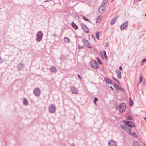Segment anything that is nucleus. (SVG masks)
Instances as JSON below:
<instances>
[{
  "mask_svg": "<svg viewBox=\"0 0 146 146\" xmlns=\"http://www.w3.org/2000/svg\"><path fill=\"white\" fill-rule=\"evenodd\" d=\"M90 65L91 67L95 69H98L100 67V65L95 60H92L90 62Z\"/></svg>",
  "mask_w": 146,
  "mask_h": 146,
  "instance_id": "f257e3e1",
  "label": "nucleus"
},
{
  "mask_svg": "<svg viewBox=\"0 0 146 146\" xmlns=\"http://www.w3.org/2000/svg\"><path fill=\"white\" fill-rule=\"evenodd\" d=\"M33 93L36 97H38L41 94V90L38 88H35L33 90Z\"/></svg>",
  "mask_w": 146,
  "mask_h": 146,
  "instance_id": "f03ea898",
  "label": "nucleus"
},
{
  "mask_svg": "<svg viewBox=\"0 0 146 146\" xmlns=\"http://www.w3.org/2000/svg\"><path fill=\"white\" fill-rule=\"evenodd\" d=\"M43 34L42 32L40 31L38 32L36 34V40L37 42H40L42 38Z\"/></svg>",
  "mask_w": 146,
  "mask_h": 146,
  "instance_id": "7ed1b4c3",
  "label": "nucleus"
},
{
  "mask_svg": "<svg viewBox=\"0 0 146 146\" xmlns=\"http://www.w3.org/2000/svg\"><path fill=\"white\" fill-rule=\"evenodd\" d=\"M123 122L125 125L130 127L133 128L135 127L134 124L132 121L124 120L123 121Z\"/></svg>",
  "mask_w": 146,
  "mask_h": 146,
  "instance_id": "20e7f679",
  "label": "nucleus"
},
{
  "mask_svg": "<svg viewBox=\"0 0 146 146\" xmlns=\"http://www.w3.org/2000/svg\"><path fill=\"white\" fill-rule=\"evenodd\" d=\"M48 109L49 112L52 113L55 112L56 108L54 104H51L49 105Z\"/></svg>",
  "mask_w": 146,
  "mask_h": 146,
  "instance_id": "39448f33",
  "label": "nucleus"
},
{
  "mask_svg": "<svg viewBox=\"0 0 146 146\" xmlns=\"http://www.w3.org/2000/svg\"><path fill=\"white\" fill-rule=\"evenodd\" d=\"M126 105L124 103H121L119 106V111L120 113L124 112L126 109Z\"/></svg>",
  "mask_w": 146,
  "mask_h": 146,
  "instance_id": "423d86ee",
  "label": "nucleus"
},
{
  "mask_svg": "<svg viewBox=\"0 0 146 146\" xmlns=\"http://www.w3.org/2000/svg\"><path fill=\"white\" fill-rule=\"evenodd\" d=\"M70 89L72 93L75 94H77L79 93L78 89L74 86L70 87Z\"/></svg>",
  "mask_w": 146,
  "mask_h": 146,
  "instance_id": "0eeeda50",
  "label": "nucleus"
},
{
  "mask_svg": "<svg viewBox=\"0 0 146 146\" xmlns=\"http://www.w3.org/2000/svg\"><path fill=\"white\" fill-rule=\"evenodd\" d=\"M128 24V22L127 21H125L123 24L121 25L120 27V29L121 31L124 30L126 29Z\"/></svg>",
  "mask_w": 146,
  "mask_h": 146,
  "instance_id": "6e6552de",
  "label": "nucleus"
},
{
  "mask_svg": "<svg viewBox=\"0 0 146 146\" xmlns=\"http://www.w3.org/2000/svg\"><path fill=\"white\" fill-rule=\"evenodd\" d=\"M25 67V65L22 62L19 63L17 66V70L21 71L23 70Z\"/></svg>",
  "mask_w": 146,
  "mask_h": 146,
  "instance_id": "1a4fd4ad",
  "label": "nucleus"
},
{
  "mask_svg": "<svg viewBox=\"0 0 146 146\" xmlns=\"http://www.w3.org/2000/svg\"><path fill=\"white\" fill-rule=\"evenodd\" d=\"M108 146H117V144L116 142L113 139L108 141Z\"/></svg>",
  "mask_w": 146,
  "mask_h": 146,
  "instance_id": "9d476101",
  "label": "nucleus"
},
{
  "mask_svg": "<svg viewBox=\"0 0 146 146\" xmlns=\"http://www.w3.org/2000/svg\"><path fill=\"white\" fill-rule=\"evenodd\" d=\"M105 10V8L104 5L101 6L99 8V12L100 14H103Z\"/></svg>",
  "mask_w": 146,
  "mask_h": 146,
  "instance_id": "9b49d317",
  "label": "nucleus"
},
{
  "mask_svg": "<svg viewBox=\"0 0 146 146\" xmlns=\"http://www.w3.org/2000/svg\"><path fill=\"white\" fill-rule=\"evenodd\" d=\"M81 26L83 30L85 32L87 33H88L89 32V30L87 27L86 25L85 24L83 23H82L81 24Z\"/></svg>",
  "mask_w": 146,
  "mask_h": 146,
  "instance_id": "f8f14e48",
  "label": "nucleus"
},
{
  "mask_svg": "<svg viewBox=\"0 0 146 146\" xmlns=\"http://www.w3.org/2000/svg\"><path fill=\"white\" fill-rule=\"evenodd\" d=\"M49 70L50 72L52 73H56L57 72V70L55 66H52L49 69Z\"/></svg>",
  "mask_w": 146,
  "mask_h": 146,
  "instance_id": "ddd939ff",
  "label": "nucleus"
},
{
  "mask_svg": "<svg viewBox=\"0 0 146 146\" xmlns=\"http://www.w3.org/2000/svg\"><path fill=\"white\" fill-rule=\"evenodd\" d=\"M115 72L117 74V77L119 79L121 78V72L118 69H117L116 70Z\"/></svg>",
  "mask_w": 146,
  "mask_h": 146,
  "instance_id": "4468645a",
  "label": "nucleus"
},
{
  "mask_svg": "<svg viewBox=\"0 0 146 146\" xmlns=\"http://www.w3.org/2000/svg\"><path fill=\"white\" fill-rule=\"evenodd\" d=\"M131 128L129 129V135H132L133 137H137V135L136 133H135L134 132H133V133H132V132L131 131Z\"/></svg>",
  "mask_w": 146,
  "mask_h": 146,
  "instance_id": "2eb2a0df",
  "label": "nucleus"
},
{
  "mask_svg": "<svg viewBox=\"0 0 146 146\" xmlns=\"http://www.w3.org/2000/svg\"><path fill=\"white\" fill-rule=\"evenodd\" d=\"M23 104L24 105L27 106L28 105V100L25 98H23Z\"/></svg>",
  "mask_w": 146,
  "mask_h": 146,
  "instance_id": "dca6fc26",
  "label": "nucleus"
},
{
  "mask_svg": "<svg viewBox=\"0 0 146 146\" xmlns=\"http://www.w3.org/2000/svg\"><path fill=\"white\" fill-rule=\"evenodd\" d=\"M133 146H141L140 143L137 141H134L133 143Z\"/></svg>",
  "mask_w": 146,
  "mask_h": 146,
  "instance_id": "f3484780",
  "label": "nucleus"
},
{
  "mask_svg": "<svg viewBox=\"0 0 146 146\" xmlns=\"http://www.w3.org/2000/svg\"><path fill=\"white\" fill-rule=\"evenodd\" d=\"M72 26L75 29H78V27L76 24L74 22H72L71 23Z\"/></svg>",
  "mask_w": 146,
  "mask_h": 146,
  "instance_id": "a211bd4d",
  "label": "nucleus"
},
{
  "mask_svg": "<svg viewBox=\"0 0 146 146\" xmlns=\"http://www.w3.org/2000/svg\"><path fill=\"white\" fill-rule=\"evenodd\" d=\"M117 19V17H115L111 21L110 24L111 25H112L115 23L116 22Z\"/></svg>",
  "mask_w": 146,
  "mask_h": 146,
  "instance_id": "6ab92c4d",
  "label": "nucleus"
},
{
  "mask_svg": "<svg viewBox=\"0 0 146 146\" xmlns=\"http://www.w3.org/2000/svg\"><path fill=\"white\" fill-rule=\"evenodd\" d=\"M120 127L122 129H123L125 130V131H127V127L126 126H125L123 125H120Z\"/></svg>",
  "mask_w": 146,
  "mask_h": 146,
  "instance_id": "aec40b11",
  "label": "nucleus"
},
{
  "mask_svg": "<svg viewBox=\"0 0 146 146\" xmlns=\"http://www.w3.org/2000/svg\"><path fill=\"white\" fill-rule=\"evenodd\" d=\"M102 17L101 16H99L97 18L96 21L97 23H99L100 21L101 20L100 19V18Z\"/></svg>",
  "mask_w": 146,
  "mask_h": 146,
  "instance_id": "412c9836",
  "label": "nucleus"
},
{
  "mask_svg": "<svg viewBox=\"0 0 146 146\" xmlns=\"http://www.w3.org/2000/svg\"><path fill=\"white\" fill-rule=\"evenodd\" d=\"M64 41L68 43L70 42V40L67 37H65L64 38Z\"/></svg>",
  "mask_w": 146,
  "mask_h": 146,
  "instance_id": "4be33fe9",
  "label": "nucleus"
},
{
  "mask_svg": "<svg viewBox=\"0 0 146 146\" xmlns=\"http://www.w3.org/2000/svg\"><path fill=\"white\" fill-rule=\"evenodd\" d=\"M66 58V56L64 55H62L60 57V59L61 60H64Z\"/></svg>",
  "mask_w": 146,
  "mask_h": 146,
  "instance_id": "5701e85b",
  "label": "nucleus"
},
{
  "mask_svg": "<svg viewBox=\"0 0 146 146\" xmlns=\"http://www.w3.org/2000/svg\"><path fill=\"white\" fill-rule=\"evenodd\" d=\"M84 42L85 43V46H88L89 45V42H88L87 40H84Z\"/></svg>",
  "mask_w": 146,
  "mask_h": 146,
  "instance_id": "b1692460",
  "label": "nucleus"
},
{
  "mask_svg": "<svg viewBox=\"0 0 146 146\" xmlns=\"http://www.w3.org/2000/svg\"><path fill=\"white\" fill-rule=\"evenodd\" d=\"M130 103L129 104L131 106H133V101L130 98Z\"/></svg>",
  "mask_w": 146,
  "mask_h": 146,
  "instance_id": "393cba45",
  "label": "nucleus"
},
{
  "mask_svg": "<svg viewBox=\"0 0 146 146\" xmlns=\"http://www.w3.org/2000/svg\"><path fill=\"white\" fill-rule=\"evenodd\" d=\"M112 78L113 80L114 81H116L117 83H120V82L119 81V80H118L117 79L115 78L114 77H112Z\"/></svg>",
  "mask_w": 146,
  "mask_h": 146,
  "instance_id": "a878e982",
  "label": "nucleus"
},
{
  "mask_svg": "<svg viewBox=\"0 0 146 146\" xmlns=\"http://www.w3.org/2000/svg\"><path fill=\"white\" fill-rule=\"evenodd\" d=\"M96 35L97 39L99 40V33L98 32H96Z\"/></svg>",
  "mask_w": 146,
  "mask_h": 146,
  "instance_id": "bb28decb",
  "label": "nucleus"
},
{
  "mask_svg": "<svg viewBox=\"0 0 146 146\" xmlns=\"http://www.w3.org/2000/svg\"><path fill=\"white\" fill-rule=\"evenodd\" d=\"M104 80L105 81V82L106 83H108L107 82H108L109 79L107 77H105L104 78Z\"/></svg>",
  "mask_w": 146,
  "mask_h": 146,
  "instance_id": "cd10ccee",
  "label": "nucleus"
},
{
  "mask_svg": "<svg viewBox=\"0 0 146 146\" xmlns=\"http://www.w3.org/2000/svg\"><path fill=\"white\" fill-rule=\"evenodd\" d=\"M108 1V0H104L102 2V4L104 5H105L107 3Z\"/></svg>",
  "mask_w": 146,
  "mask_h": 146,
  "instance_id": "c85d7f7f",
  "label": "nucleus"
},
{
  "mask_svg": "<svg viewBox=\"0 0 146 146\" xmlns=\"http://www.w3.org/2000/svg\"><path fill=\"white\" fill-rule=\"evenodd\" d=\"M96 59H97V60L98 61V63L99 64H102V63L101 62L100 60V59L98 57H97L96 58Z\"/></svg>",
  "mask_w": 146,
  "mask_h": 146,
  "instance_id": "c756f323",
  "label": "nucleus"
},
{
  "mask_svg": "<svg viewBox=\"0 0 146 146\" xmlns=\"http://www.w3.org/2000/svg\"><path fill=\"white\" fill-rule=\"evenodd\" d=\"M143 81V77L141 75L139 76V82L141 83Z\"/></svg>",
  "mask_w": 146,
  "mask_h": 146,
  "instance_id": "7c9ffc66",
  "label": "nucleus"
},
{
  "mask_svg": "<svg viewBox=\"0 0 146 146\" xmlns=\"http://www.w3.org/2000/svg\"><path fill=\"white\" fill-rule=\"evenodd\" d=\"M127 119L128 120H132L133 118L129 115L127 116Z\"/></svg>",
  "mask_w": 146,
  "mask_h": 146,
  "instance_id": "2f4dec72",
  "label": "nucleus"
},
{
  "mask_svg": "<svg viewBox=\"0 0 146 146\" xmlns=\"http://www.w3.org/2000/svg\"><path fill=\"white\" fill-rule=\"evenodd\" d=\"M118 90H121L122 92L124 91V89L121 87V86H119V87H118Z\"/></svg>",
  "mask_w": 146,
  "mask_h": 146,
  "instance_id": "473e14b6",
  "label": "nucleus"
},
{
  "mask_svg": "<svg viewBox=\"0 0 146 146\" xmlns=\"http://www.w3.org/2000/svg\"><path fill=\"white\" fill-rule=\"evenodd\" d=\"M112 80H111L109 79V81L107 82V83L109 84H112Z\"/></svg>",
  "mask_w": 146,
  "mask_h": 146,
  "instance_id": "72a5a7b5",
  "label": "nucleus"
},
{
  "mask_svg": "<svg viewBox=\"0 0 146 146\" xmlns=\"http://www.w3.org/2000/svg\"><path fill=\"white\" fill-rule=\"evenodd\" d=\"M104 57L105 58V59L106 61H107V60H108V56L106 55V54H105L104 55Z\"/></svg>",
  "mask_w": 146,
  "mask_h": 146,
  "instance_id": "f704fd0d",
  "label": "nucleus"
},
{
  "mask_svg": "<svg viewBox=\"0 0 146 146\" xmlns=\"http://www.w3.org/2000/svg\"><path fill=\"white\" fill-rule=\"evenodd\" d=\"M3 62V60L1 58V56H0V64L2 63Z\"/></svg>",
  "mask_w": 146,
  "mask_h": 146,
  "instance_id": "c9c22d12",
  "label": "nucleus"
},
{
  "mask_svg": "<svg viewBox=\"0 0 146 146\" xmlns=\"http://www.w3.org/2000/svg\"><path fill=\"white\" fill-rule=\"evenodd\" d=\"M83 18L84 19V20H85L86 21H89V20L88 18H86L85 16L83 17Z\"/></svg>",
  "mask_w": 146,
  "mask_h": 146,
  "instance_id": "e433bc0d",
  "label": "nucleus"
},
{
  "mask_svg": "<svg viewBox=\"0 0 146 146\" xmlns=\"http://www.w3.org/2000/svg\"><path fill=\"white\" fill-rule=\"evenodd\" d=\"M98 100V99L96 97H95L94 100V102H96Z\"/></svg>",
  "mask_w": 146,
  "mask_h": 146,
  "instance_id": "4c0bfd02",
  "label": "nucleus"
},
{
  "mask_svg": "<svg viewBox=\"0 0 146 146\" xmlns=\"http://www.w3.org/2000/svg\"><path fill=\"white\" fill-rule=\"evenodd\" d=\"M78 48L79 49H82L84 48L83 46H78Z\"/></svg>",
  "mask_w": 146,
  "mask_h": 146,
  "instance_id": "58836bf2",
  "label": "nucleus"
},
{
  "mask_svg": "<svg viewBox=\"0 0 146 146\" xmlns=\"http://www.w3.org/2000/svg\"><path fill=\"white\" fill-rule=\"evenodd\" d=\"M119 87V85L118 84H117L116 87H115V88L117 90H118V87Z\"/></svg>",
  "mask_w": 146,
  "mask_h": 146,
  "instance_id": "ea45409f",
  "label": "nucleus"
},
{
  "mask_svg": "<svg viewBox=\"0 0 146 146\" xmlns=\"http://www.w3.org/2000/svg\"><path fill=\"white\" fill-rule=\"evenodd\" d=\"M117 84H116V83H113V86L115 88V87L116 86Z\"/></svg>",
  "mask_w": 146,
  "mask_h": 146,
  "instance_id": "a19ab883",
  "label": "nucleus"
},
{
  "mask_svg": "<svg viewBox=\"0 0 146 146\" xmlns=\"http://www.w3.org/2000/svg\"><path fill=\"white\" fill-rule=\"evenodd\" d=\"M144 62H146V59H145V58L144 59L142 60V63Z\"/></svg>",
  "mask_w": 146,
  "mask_h": 146,
  "instance_id": "79ce46f5",
  "label": "nucleus"
},
{
  "mask_svg": "<svg viewBox=\"0 0 146 146\" xmlns=\"http://www.w3.org/2000/svg\"><path fill=\"white\" fill-rule=\"evenodd\" d=\"M119 69L121 70H122V66H120L119 67Z\"/></svg>",
  "mask_w": 146,
  "mask_h": 146,
  "instance_id": "37998d69",
  "label": "nucleus"
},
{
  "mask_svg": "<svg viewBox=\"0 0 146 146\" xmlns=\"http://www.w3.org/2000/svg\"><path fill=\"white\" fill-rule=\"evenodd\" d=\"M78 77L80 79H82V77L80 76L79 74H78Z\"/></svg>",
  "mask_w": 146,
  "mask_h": 146,
  "instance_id": "c03bdc74",
  "label": "nucleus"
},
{
  "mask_svg": "<svg viewBox=\"0 0 146 146\" xmlns=\"http://www.w3.org/2000/svg\"><path fill=\"white\" fill-rule=\"evenodd\" d=\"M87 48L88 49H90L91 48V46H87Z\"/></svg>",
  "mask_w": 146,
  "mask_h": 146,
  "instance_id": "a18cd8bd",
  "label": "nucleus"
},
{
  "mask_svg": "<svg viewBox=\"0 0 146 146\" xmlns=\"http://www.w3.org/2000/svg\"><path fill=\"white\" fill-rule=\"evenodd\" d=\"M103 53L104 54V55L106 54V52L105 50L103 51Z\"/></svg>",
  "mask_w": 146,
  "mask_h": 146,
  "instance_id": "49530a36",
  "label": "nucleus"
},
{
  "mask_svg": "<svg viewBox=\"0 0 146 146\" xmlns=\"http://www.w3.org/2000/svg\"><path fill=\"white\" fill-rule=\"evenodd\" d=\"M51 0H45V1L48 2H49L50 1H51Z\"/></svg>",
  "mask_w": 146,
  "mask_h": 146,
  "instance_id": "de8ad7c7",
  "label": "nucleus"
},
{
  "mask_svg": "<svg viewBox=\"0 0 146 146\" xmlns=\"http://www.w3.org/2000/svg\"><path fill=\"white\" fill-rule=\"evenodd\" d=\"M110 88L112 90H113V87H112V86H110Z\"/></svg>",
  "mask_w": 146,
  "mask_h": 146,
  "instance_id": "09e8293b",
  "label": "nucleus"
},
{
  "mask_svg": "<svg viewBox=\"0 0 146 146\" xmlns=\"http://www.w3.org/2000/svg\"><path fill=\"white\" fill-rule=\"evenodd\" d=\"M144 119L146 121V117H145L144 118Z\"/></svg>",
  "mask_w": 146,
  "mask_h": 146,
  "instance_id": "8fccbe9b",
  "label": "nucleus"
},
{
  "mask_svg": "<svg viewBox=\"0 0 146 146\" xmlns=\"http://www.w3.org/2000/svg\"><path fill=\"white\" fill-rule=\"evenodd\" d=\"M94 102L95 104V105H96L97 104H96V102Z\"/></svg>",
  "mask_w": 146,
  "mask_h": 146,
  "instance_id": "3c124183",
  "label": "nucleus"
},
{
  "mask_svg": "<svg viewBox=\"0 0 146 146\" xmlns=\"http://www.w3.org/2000/svg\"><path fill=\"white\" fill-rule=\"evenodd\" d=\"M145 16H146V14H145Z\"/></svg>",
  "mask_w": 146,
  "mask_h": 146,
  "instance_id": "603ef678",
  "label": "nucleus"
},
{
  "mask_svg": "<svg viewBox=\"0 0 146 146\" xmlns=\"http://www.w3.org/2000/svg\"><path fill=\"white\" fill-rule=\"evenodd\" d=\"M113 0H112V1H113Z\"/></svg>",
  "mask_w": 146,
  "mask_h": 146,
  "instance_id": "864d4df0",
  "label": "nucleus"
}]
</instances>
